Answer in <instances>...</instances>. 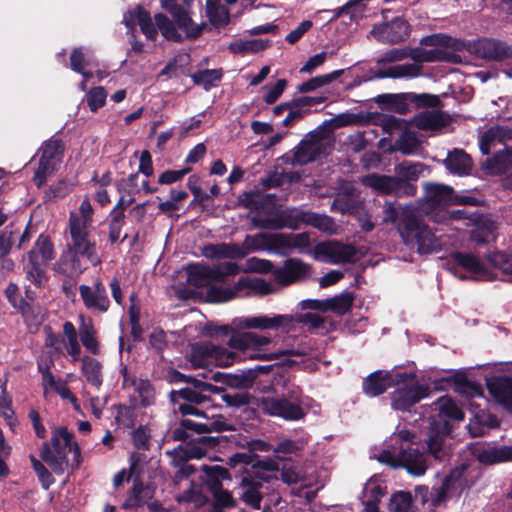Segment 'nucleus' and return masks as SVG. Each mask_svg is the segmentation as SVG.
<instances>
[{"instance_id":"6e6552de","label":"nucleus","mask_w":512,"mask_h":512,"mask_svg":"<svg viewBox=\"0 0 512 512\" xmlns=\"http://www.w3.org/2000/svg\"><path fill=\"white\" fill-rule=\"evenodd\" d=\"M273 292L272 285L262 278L241 277L230 287L213 283L207 290V299L210 302H226L241 294L267 295Z\"/></svg>"},{"instance_id":"b1692460","label":"nucleus","mask_w":512,"mask_h":512,"mask_svg":"<svg viewBox=\"0 0 512 512\" xmlns=\"http://www.w3.org/2000/svg\"><path fill=\"white\" fill-rule=\"evenodd\" d=\"M123 22L130 30H134L137 23L148 40L155 41L158 36L156 23L152 22L150 13L140 5L134 10L127 11L123 16Z\"/></svg>"},{"instance_id":"4c0bfd02","label":"nucleus","mask_w":512,"mask_h":512,"mask_svg":"<svg viewBox=\"0 0 512 512\" xmlns=\"http://www.w3.org/2000/svg\"><path fill=\"white\" fill-rule=\"evenodd\" d=\"M415 123L420 129H436L446 126L449 123V117L440 110L432 109L420 113Z\"/></svg>"},{"instance_id":"4468645a","label":"nucleus","mask_w":512,"mask_h":512,"mask_svg":"<svg viewBox=\"0 0 512 512\" xmlns=\"http://www.w3.org/2000/svg\"><path fill=\"white\" fill-rule=\"evenodd\" d=\"M64 147L61 140L50 139L41 147L39 166L35 171L33 181L37 187H42L61 163Z\"/></svg>"},{"instance_id":"37998d69","label":"nucleus","mask_w":512,"mask_h":512,"mask_svg":"<svg viewBox=\"0 0 512 512\" xmlns=\"http://www.w3.org/2000/svg\"><path fill=\"white\" fill-rule=\"evenodd\" d=\"M269 45L268 39L235 40L229 49L235 54H254L265 50Z\"/></svg>"},{"instance_id":"ea45409f","label":"nucleus","mask_w":512,"mask_h":512,"mask_svg":"<svg viewBox=\"0 0 512 512\" xmlns=\"http://www.w3.org/2000/svg\"><path fill=\"white\" fill-rule=\"evenodd\" d=\"M154 496V488L151 486H143L141 484L134 485L131 493L124 502V507L128 509L138 508L146 503Z\"/></svg>"},{"instance_id":"6ab92c4d","label":"nucleus","mask_w":512,"mask_h":512,"mask_svg":"<svg viewBox=\"0 0 512 512\" xmlns=\"http://www.w3.org/2000/svg\"><path fill=\"white\" fill-rule=\"evenodd\" d=\"M311 274L312 266L299 258H289L273 271L274 280L282 286L305 281Z\"/></svg>"},{"instance_id":"bb28decb","label":"nucleus","mask_w":512,"mask_h":512,"mask_svg":"<svg viewBox=\"0 0 512 512\" xmlns=\"http://www.w3.org/2000/svg\"><path fill=\"white\" fill-rule=\"evenodd\" d=\"M219 272L214 271L213 266L204 264H191L187 267V283L197 288H209L216 282Z\"/></svg>"},{"instance_id":"5fc2aeb1","label":"nucleus","mask_w":512,"mask_h":512,"mask_svg":"<svg viewBox=\"0 0 512 512\" xmlns=\"http://www.w3.org/2000/svg\"><path fill=\"white\" fill-rule=\"evenodd\" d=\"M511 166L512 150L510 148L497 152L493 158L488 160V167L495 174L503 173Z\"/></svg>"},{"instance_id":"774afa93","label":"nucleus","mask_w":512,"mask_h":512,"mask_svg":"<svg viewBox=\"0 0 512 512\" xmlns=\"http://www.w3.org/2000/svg\"><path fill=\"white\" fill-rule=\"evenodd\" d=\"M412 498L409 493L398 492L395 493L389 503L390 512H409L411 507Z\"/></svg>"},{"instance_id":"052dcab7","label":"nucleus","mask_w":512,"mask_h":512,"mask_svg":"<svg viewBox=\"0 0 512 512\" xmlns=\"http://www.w3.org/2000/svg\"><path fill=\"white\" fill-rule=\"evenodd\" d=\"M273 263L267 259H261L258 257H250L245 261L242 268L244 273H260L267 274L274 271Z\"/></svg>"},{"instance_id":"680f3d73","label":"nucleus","mask_w":512,"mask_h":512,"mask_svg":"<svg viewBox=\"0 0 512 512\" xmlns=\"http://www.w3.org/2000/svg\"><path fill=\"white\" fill-rule=\"evenodd\" d=\"M340 48L334 45L325 46L320 52L311 56L305 64H323L325 62H336L341 61L342 59L339 57Z\"/></svg>"},{"instance_id":"f704fd0d","label":"nucleus","mask_w":512,"mask_h":512,"mask_svg":"<svg viewBox=\"0 0 512 512\" xmlns=\"http://www.w3.org/2000/svg\"><path fill=\"white\" fill-rule=\"evenodd\" d=\"M445 167L453 174L467 175L472 168V161L463 150L454 149L444 160Z\"/></svg>"},{"instance_id":"2eb2a0df","label":"nucleus","mask_w":512,"mask_h":512,"mask_svg":"<svg viewBox=\"0 0 512 512\" xmlns=\"http://www.w3.org/2000/svg\"><path fill=\"white\" fill-rule=\"evenodd\" d=\"M257 406L266 414L289 421L300 420L305 416L296 396H293V401L286 398L263 397L259 399Z\"/></svg>"},{"instance_id":"dca6fc26","label":"nucleus","mask_w":512,"mask_h":512,"mask_svg":"<svg viewBox=\"0 0 512 512\" xmlns=\"http://www.w3.org/2000/svg\"><path fill=\"white\" fill-rule=\"evenodd\" d=\"M361 183L382 194L394 195L397 197L413 196L416 194V186L401 181L396 177L370 174L361 179Z\"/></svg>"},{"instance_id":"13d9d810","label":"nucleus","mask_w":512,"mask_h":512,"mask_svg":"<svg viewBox=\"0 0 512 512\" xmlns=\"http://www.w3.org/2000/svg\"><path fill=\"white\" fill-rule=\"evenodd\" d=\"M288 318H290L291 321L288 324L287 333L295 331L297 325L301 323L309 324L312 328H319L323 324V319L312 313L288 314Z\"/></svg>"},{"instance_id":"c756f323","label":"nucleus","mask_w":512,"mask_h":512,"mask_svg":"<svg viewBox=\"0 0 512 512\" xmlns=\"http://www.w3.org/2000/svg\"><path fill=\"white\" fill-rule=\"evenodd\" d=\"M487 387L496 400L512 411V379L496 377L487 381Z\"/></svg>"},{"instance_id":"bf43d9fd","label":"nucleus","mask_w":512,"mask_h":512,"mask_svg":"<svg viewBox=\"0 0 512 512\" xmlns=\"http://www.w3.org/2000/svg\"><path fill=\"white\" fill-rule=\"evenodd\" d=\"M222 69H205L192 76L194 83L202 85L206 90L222 78Z\"/></svg>"},{"instance_id":"338daca9","label":"nucleus","mask_w":512,"mask_h":512,"mask_svg":"<svg viewBox=\"0 0 512 512\" xmlns=\"http://www.w3.org/2000/svg\"><path fill=\"white\" fill-rule=\"evenodd\" d=\"M201 469L205 472V474L208 478L207 485H208L209 489H212L214 482H216L218 485H221V480L230 479L229 471L222 466L203 465Z\"/></svg>"},{"instance_id":"f3484780","label":"nucleus","mask_w":512,"mask_h":512,"mask_svg":"<svg viewBox=\"0 0 512 512\" xmlns=\"http://www.w3.org/2000/svg\"><path fill=\"white\" fill-rule=\"evenodd\" d=\"M271 342L272 339L269 336L254 332H243L232 336L228 344L232 349L244 354L251 351L247 355L251 359H266V355L262 354L261 351L269 346Z\"/></svg>"},{"instance_id":"f03ea898","label":"nucleus","mask_w":512,"mask_h":512,"mask_svg":"<svg viewBox=\"0 0 512 512\" xmlns=\"http://www.w3.org/2000/svg\"><path fill=\"white\" fill-rule=\"evenodd\" d=\"M94 209L88 198L80 203L77 211H71L68 220V239L58 262V270L68 276L80 275L84 260L97 266L101 263L96 242L91 238Z\"/></svg>"},{"instance_id":"6e6d98bb","label":"nucleus","mask_w":512,"mask_h":512,"mask_svg":"<svg viewBox=\"0 0 512 512\" xmlns=\"http://www.w3.org/2000/svg\"><path fill=\"white\" fill-rule=\"evenodd\" d=\"M177 500L178 502H190L196 507H201L207 502V497L203 494L201 485L191 483L187 490L177 496Z\"/></svg>"},{"instance_id":"ddd939ff","label":"nucleus","mask_w":512,"mask_h":512,"mask_svg":"<svg viewBox=\"0 0 512 512\" xmlns=\"http://www.w3.org/2000/svg\"><path fill=\"white\" fill-rule=\"evenodd\" d=\"M378 459L393 467H404L408 473L413 476H422L427 469L425 455L420 453L417 449L404 447L403 445L397 456L389 450H383L379 454Z\"/></svg>"},{"instance_id":"8fccbe9b","label":"nucleus","mask_w":512,"mask_h":512,"mask_svg":"<svg viewBox=\"0 0 512 512\" xmlns=\"http://www.w3.org/2000/svg\"><path fill=\"white\" fill-rule=\"evenodd\" d=\"M157 31L169 41L182 42L183 37L177 30L176 23L174 24L165 14L157 13L154 16Z\"/></svg>"},{"instance_id":"a211bd4d","label":"nucleus","mask_w":512,"mask_h":512,"mask_svg":"<svg viewBox=\"0 0 512 512\" xmlns=\"http://www.w3.org/2000/svg\"><path fill=\"white\" fill-rule=\"evenodd\" d=\"M411 32V25L402 17L375 24L371 30L373 37L381 43L396 44L405 41Z\"/></svg>"},{"instance_id":"69168bd1","label":"nucleus","mask_w":512,"mask_h":512,"mask_svg":"<svg viewBox=\"0 0 512 512\" xmlns=\"http://www.w3.org/2000/svg\"><path fill=\"white\" fill-rule=\"evenodd\" d=\"M44 264L45 263L28 259V263L25 266L27 279L38 287L43 286L47 280L46 274L42 269V265Z\"/></svg>"},{"instance_id":"aec40b11","label":"nucleus","mask_w":512,"mask_h":512,"mask_svg":"<svg viewBox=\"0 0 512 512\" xmlns=\"http://www.w3.org/2000/svg\"><path fill=\"white\" fill-rule=\"evenodd\" d=\"M290 321L288 314H274L240 317L235 320V324L240 329L281 330L287 333Z\"/></svg>"},{"instance_id":"49530a36","label":"nucleus","mask_w":512,"mask_h":512,"mask_svg":"<svg viewBox=\"0 0 512 512\" xmlns=\"http://www.w3.org/2000/svg\"><path fill=\"white\" fill-rule=\"evenodd\" d=\"M385 492L376 480H369L363 489L361 501L364 505V511H368L370 506L378 508L377 502L384 496Z\"/></svg>"},{"instance_id":"58836bf2","label":"nucleus","mask_w":512,"mask_h":512,"mask_svg":"<svg viewBox=\"0 0 512 512\" xmlns=\"http://www.w3.org/2000/svg\"><path fill=\"white\" fill-rule=\"evenodd\" d=\"M54 258V247L47 236L40 235L32 250L28 252V259L47 263Z\"/></svg>"},{"instance_id":"09e8293b","label":"nucleus","mask_w":512,"mask_h":512,"mask_svg":"<svg viewBox=\"0 0 512 512\" xmlns=\"http://www.w3.org/2000/svg\"><path fill=\"white\" fill-rule=\"evenodd\" d=\"M496 223L490 219H483L476 224L471 232V239L478 244H485L494 239Z\"/></svg>"},{"instance_id":"72a5a7b5","label":"nucleus","mask_w":512,"mask_h":512,"mask_svg":"<svg viewBox=\"0 0 512 512\" xmlns=\"http://www.w3.org/2000/svg\"><path fill=\"white\" fill-rule=\"evenodd\" d=\"M172 17L174 18L177 27L185 33L186 38L188 39H197L207 28V24L205 22L200 24L194 23L188 12L183 8L174 13Z\"/></svg>"},{"instance_id":"473e14b6","label":"nucleus","mask_w":512,"mask_h":512,"mask_svg":"<svg viewBox=\"0 0 512 512\" xmlns=\"http://www.w3.org/2000/svg\"><path fill=\"white\" fill-rule=\"evenodd\" d=\"M134 202V198H125V195L120 197L117 205L113 210V217L110 222V232H109V240L111 243H115L117 241L123 242L127 235L121 237V230L124 223V209L131 205Z\"/></svg>"},{"instance_id":"e433bc0d","label":"nucleus","mask_w":512,"mask_h":512,"mask_svg":"<svg viewBox=\"0 0 512 512\" xmlns=\"http://www.w3.org/2000/svg\"><path fill=\"white\" fill-rule=\"evenodd\" d=\"M476 457L479 462L487 465L509 461L512 460V447H488L478 451Z\"/></svg>"},{"instance_id":"20e7f679","label":"nucleus","mask_w":512,"mask_h":512,"mask_svg":"<svg viewBox=\"0 0 512 512\" xmlns=\"http://www.w3.org/2000/svg\"><path fill=\"white\" fill-rule=\"evenodd\" d=\"M40 456L56 474H63L68 468L74 469L80 464L79 447L65 427L53 429L50 443H43Z\"/></svg>"},{"instance_id":"a878e982","label":"nucleus","mask_w":512,"mask_h":512,"mask_svg":"<svg viewBox=\"0 0 512 512\" xmlns=\"http://www.w3.org/2000/svg\"><path fill=\"white\" fill-rule=\"evenodd\" d=\"M452 260L465 269L475 279L490 280L491 276L481 260L472 253L456 252L452 254Z\"/></svg>"},{"instance_id":"cd10ccee","label":"nucleus","mask_w":512,"mask_h":512,"mask_svg":"<svg viewBox=\"0 0 512 512\" xmlns=\"http://www.w3.org/2000/svg\"><path fill=\"white\" fill-rule=\"evenodd\" d=\"M398 372L376 371L370 374L363 382V390L369 396H378L388 387L392 386Z\"/></svg>"},{"instance_id":"423d86ee","label":"nucleus","mask_w":512,"mask_h":512,"mask_svg":"<svg viewBox=\"0 0 512 512\" xmlns=\"http://www.w3.org/2000/svg\"><path fill=\"white\" fill-rule=\"evenodd\" d=\"M251 223L259 229L277 230L287 227L292 230L299 228L300 223H305L326 233H334L336 225L333 219L327 215L313 212L282 211L274 217H264L260 213L251 218Z\"/></svg>"},{"instance_id":"4d7b16f0","label":"nucleus","mask_w":512,"mask_h":512,"mask_svg":"<svg viewBox=\"0 0 512 512\" xmlns=\"http://www.w3.org/2000/svg\"><path fill=\"white\" fill-rule=\"evenodd\" d=\"M343 73V70H336L328 74L320 75L311 78L310 80L302 83L299 86V90L303 93L313 91L317 88H320L322 86H325L334 80H336L341 74Z\"/></svg>"},{"instance_id":"7ed1b4c3","label":"nucleus","mask_w":512,"mask_h":512,"mask_svg":"<svg viewBox=\"0 0 512 512\" xmlns=\"http://www.w3.org/2000/svg\"><path fill=\"white\" fill-rule=\"evenodd\" d=\"M172 380L188 384L187 387L172 390L169 393L174 411H178L182 415L205 417V412L196 408L195 405L209 401L212 394L220 392V388L179 372L174 373Z\"/></svg>"},{"instance_id":"c9c22d12","label":"nucleus","mask_w":512,"mask_h":512,"mask_svg":"<svg viewBox=\"0 0 512 512\" xmlns=\"http://www.w3.org/2000/svg\"><path fill=\"white\" fill-rule=\"evenodd\" d=\"M310 245L307 233H277L278 254H283L286 249H303Z\"/></svg>"},{"instance_id":"3c124183","label":"nucleus","mask_w":512,"mask_h":512,"mask_svg":"<svg viewBox=\"0 0 512 512\" xmlns=\"http://www.w3.org/2000/svg\"><path fill=\"white\" fill-rule=\"evenodd\" d=\"M101 364L88 356L82 358V372L86 380L92 385L99 387L102 383Z\"/></svg>"},{"instance_id":"2f4dec72","label":"nucleus","mask_w":512,"mask_h":512,"mask_svg":"<svg viewBox=\"0 0 512 512\" xmlns=\"http://www.w3.org/2000/svg\"><path fill=\"white\" fill-rule=\"evenodd\" d=\"M201 252L207 259H242L241 249L237 243L207 244Z\"/></svg>"},{"instance_id":"a19ab883","label":"nucleus","mask_w":512,"mask_h":512,"mask_svg":"<svg viewBox=\"0 0 512 512\" xmlns=\"http://www.w3.org/2000/svg\"><path fill=\"white\" fill-rule=\"evenodd\" d=\"M460 476L459 471H454L450 476L446 477L442 485L431 491L429 500L433 506L442 504L450 496L452 490L455 489L456 481Z\"/></svg>"},{"instance_id":"4be33fe9","label":"nucleus","mask_w":512,"mask_h":512,"mask_svg":"<svg viewBox=\"0 0 512 512\" xmlns=\"http://www.w3.org/2000/svg\"><path fill=\"white\" fill-rule=\"evenodd\" d=\"M425 198L431 207H444L454 204H471V197H458L452 187L444 184L425 183Z\"/></svg>"},{"instance_id":"c85d7f7f","label":"nucleus","mask_w":512,"mask_h":512,"mask_svg":"<svg viewBox=\"0 0 512 512\" xmlns=\"http://www.w3.org/2000/svg\"><path fill=\"white\" fill-rule=\"evenodd\" d=\"M204 422H195L189 419L181 420V426L187 431L197 434H205L210 432H222L229 429V425L224 421L222 416L208 418L206 415L202 417Z\"/></svg>"},{"instance_id":"a18cd8bd","label":"nucleus","mask_w":512,"mask_h":512,"mask_svg":"<svg viewBox=\"0 0 512 512\" xmlns=\"http://www.w3.org/2000/svg\"><path fill=\"white\" fill-rule=\"evenodd\" d=\"M167 453L174 457L172 464L178 466L177 459L179 461L200 459L205 456L206 450L198 444H186L179 445L177 448Z\"/></svg>"},{"instance_id":"9b49d317","label":"nucleus","mask_w":512,"mask_h":512,"mask_svg":"<svg viewBox=\"0 0 512 512\" xmlns=\"http://www.w3.org/2000/svg\"><path fill=\"white\" fill-rule=\"evenodd\" d=\"M238 358L237 352L228 351L226 348L218 347L211 342L194 344L190 353V362L198 368L211 365L226 367L232 365Z\"/></svg>"},{"instance_id":"603ef678","label":"nucleus","mask_w":512,"mask_h":512,"mask_svg":"<svg viewBox=\"0 0 512 512\" xmlns=\"http://www.w3.org/2000/svg\"><path fill=\"white\" fill-rule=\"evenodd\" d=\"M207 16L215 28H223L228 25L230 21L229 11L226 7L207 1Z\"/></svg>"},{"instance_id":"5701e85b","label":"nucleus","mask_w":512,"mask_h":512,"mask_svg":"<svg viewBox=\"0 0 512 512\" xmlns=\"http://www.w3.org/2000/svg\"><path fill=\"white\" fill-rule=\"evenodd\" d=\"M316 254L321 260L338 264L354 261L356 249L351 245L330 241L318 244Z\"/></svg>"},{"instance_id":"7c9ffc66","label":"nucleus","mask_w":512,"mask_h":512,"mask_svg":"<svg viewBox=\"0 0 512 512\" xmlns=\"http://www.w3.org/2000/svg\"><path fill=\"white\" fill-rule=\"evenodd\" d=\"M201 252L207 259H242L241 249L237 243L207 244Z\"/></svg>"},{"instance_id":"e2e57ef3","label":"nucleus","mask_w":512,"mask_h":512,"mask_svg":"<svg viewBox=\"0 0 512 512\" xmlns=\"http://www.w3.org/2000/svg\"><path fill=\"white\" fill-rule=\"evenodd\" d=\"M131 385L141 398L143 406H149L154 402L155 393L152 385L142 379H131Z\"/></svg>"},{"instance_id":"0eeeda50","label":"nucleus","mask_w":512,"mask_h":512,"mask_svg":"<svg viewBox=\"0 0 512 512\" xmlns=\"http://www.w3.org/2000/svg\"><path fill=\"white\" fill-rule=\"evenodd\" d=\"M398 230L403 240L409 245L416 246L421 254L432 253L441 247L440 239L414 215L412 210H403Z\"/></svg>"},{"instance_id":"de8ad7c7","label":"nucleus","mask_w":512,"mask_h":512,"mask_svg":"<svg viewBox=\"0 0 512 512\" xmlns=\"http://www.w3.org/2000/svg\"><path fill=\"white\" fill-rule=\"evenodd\" d=\"M353 302L354 296L352 293H341L326 299V312L331 311L336 315H344L351 309Z\"/></svg>"},{"instance_id":"0e129e2a","label":"nucleus","mask_w":512,"mask_h":512,"mask_svg":"<svg viewBox=\"0 0 512 512\" xmlns=\"http://www.w3.org/2000/svg\"><path fill=\"white\" fill-rule=\"evenodd\" d=\"M256 373L253 371L243 372L241 374L227 375L225 383L232 388L248 389L253 386Z\"/></svg>"},{"instance_id":"39448f33","label":"nucleus","mask_w":512,"mask_h":512,"mask_svg":"<svg viewBox=\"0 0 512 512\" xmlns=\"http://www.w3.org/2000/svg\"><path fill=\"white\" fill-rule=\"evenodd\" d=\"M437 415L431 418L427 446L429 453L439 461H445L449 455V448L445 445V437L450 433L452 426L449 420L461 421L463 412L450 399L440 398L435 403Z\"/></svg>"},{"instance_id":"79ce46f5","label":"nucleus","mask_w":512,"mask_h":512,"mask_svg":"<svg viewBox=\"0 0 512 512\" xmlns=\"http://www.w3.org/2000/svg\"><path fill=\"white\" fill-rule=\"evenodd\" d=\"M79 335L83 346L89 352L95 355L100 352L99 343L96 337V330L93 326L92 320L86 321L84 317H81Z\"/></svg>"},{"instance_id":"c03bdc74","label":"nucleus","mask_w":512,"mask_h":512,"mask_svg":"<svg viewBox=\"0 0 512 512\" xmlns=\"http://www.w3.org/2000/svg\"><path fill=\"white\" fill-rule=\"evenodd\" d=\"M422 66H383L376 76L380 78H414L421 75Z\"/></svg>"},{"instance_id":"1a4fd4ad","label":"nucleus","mask_w":512,"mask_h":512,"mask_svg":"<svg viewBox=\"0 0 512 512\" xmlns=\"http://www.w3.org/2000/svg\"><path fill=\"white\" fill-rule=\"evenodd\" d=\"M392 386V406L397 410H408L412 405L427 396V388L420 385L412 373L398 372Z\"/></svg>"},{"instance_id":"412c9836","label":"nucleus","mask_w":512,"mask_h":512,"mask_svg":"<svg viewBox=\"0 0 512 512\" xmlns=\"http://www.w3.org/2000/svg\"><path fill=\"white\" fill-rule=\"evenodd\" d=\"M80 297L85 308L95 313H106L110 308V299L102 280L97 279L93 286L80 285Z\"/></svg>"},{"instance_id":"864d4df0","label":"nucleus","mask_w":512,"mask_h":512,"mask_svg":"<svg viewBox=\"0 0 512 512\" xmlns=\"http://www.w3.org/2000/svg\"><path fill=\"white\" fill-rule=\"evenodd\" d=\"M423 168L424 165L422 163L404 161L396 165L394 171L396 173V178L409 183V181H415L419 178Z\"/></svg>"},{"instance_id":"f8f14e48","label":"nucleus","mask_w":512,"mask_h":512,"mask_svg":"<svg viewBox=\"0 0 512 512\" xmlns=\"http://www.w3.org/2000/svg\"><path fill=\"white\" fill-rule=\"evenodd\" d=\"M272 480H278V476L267 475L261 471H257L253 474L246 473L241 477L236 487L239 499L254 509H260L263 499V484Z\"/></svg>"},{"instance_id":"f257e3e1","label":"nucleus","mask_w":512,"mask_h":512,"mask_svg":"<svg viewBox=\"0 0 512 512\" xmlns=\"http://www.w3.org/2000/svg\"><path fill=\"white\" fill-rule=\"evenodd\" d=\"M420 44L432 49L417 47L411 49V60L415 64L424 62H447L464 64L458 52L467 51L470 55L487 61L502 62L512 59V45L494 38L482 37L474 40L456 38L445 33L424 36Z\"/></svg>"},{"instance_id":"9d476101","label":"nucleus","mask_w":512,"mask_h":512,"mask_svg":"<svg viewBox=\"0 0 512 512\" xmlns=\"http://www.w3.org/2000/svg\"><path fill=\"white\" fill-rule=\"evenodd\" d=\"M333 139L325 131L312 133L294 149L292 165H306L318 157L327 155L333 149Z\"/></svg>"},{"instance_id":"393cba45","label":"nucleus","mask_w":512,"mask_h":512,"mask_svg":"<svg viewBox=\"0 0 512 512\" xmlns=\"http://www.w3.org/2000/svg\"><path fill=\"white\" fill-rule=\"evenodd\" d=\"M239 247L241 249L242 258L257 251H268L278 254L277 233L247 235L243 242L239 244Z\"/></svg>"}]
</instances>
